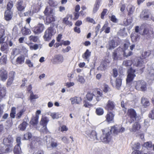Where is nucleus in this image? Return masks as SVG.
I'll list each match as a JSON object with an SVG mask.
<instances>
[{
    "label": "nucleus",
    "instance_id": "nucleus-1",
    "mask_svg": "<svg viewBox=\"0 0 154 154\" xmlns=\"http://www.w3.org/2000/svg\"><path fill=\"white\" fill-rule=\"evenodd\" d=\"M133 52L128 50V53L124 51L122 48L119 47L115 49L112 53V57L113 61L121 60L122 59V55L125 57H128L132 55Z\"/></svg>",
    "mask_w": 154,
    "mask_h": 154
},
{
    "label": "nucleus",
    "instance_id": "nucleus-2",
    "mask_svg": "<svg viewBox=\"0 0 154 154\" xmlns=\"http://www.w3.org/2000/svg\"><path fill=\"white\" fill-rule=\"evenodd\" d=\"M126 119L130 124L139 120V116L133 108L128 109L126 114Z\"/></svg>",
    "mask_w": 154,
    "mask_h": 154
},
{
    "label": "nucleus",
    "instance_id": "nucleus-3",
    "mask_svg": "<svg viewBox=\"0 0 154 154\" xmlns=\"http://www.w3.org/2000/svg\"><path fill=\"white\" fill-rule=\"evenodd\" d=\"M13 140V137L10 135L3 139V144L5 145V152L9 153L12 151Z\"/></svg>",
    "mask_w": 154,
    "mask_h": 154
},
{
    "label": "nucleus",
    "instance_id": "nucleus-4",
    "mask_svg": "<svg viewBox=\"0 0 154 154\" xmlns=\"http://www.w3.org/2000/svg\"><path fill=\"white\" fill-rule=\"evenodd\" d=\"M56 33V30L54 28V24L45 30L43 38L45 41L50 40L52 37Z\"/></svg>",
    "mask_w": 154,
    "mask_h": 154
},
{
    "label": "nucleus",
    "instance_id": "nucleus-5",
    "mask_svg": "<svg viewBox=\"0 0 154 154\" xmlns=\"http://www.w3.org/2000/svg\"><path fill=\"white\" fill-rule=\"evenodd\" d=\"M153 30V28L151 26H146L144 28L142 35L146 37L147 39L153 38L154 35Z\"/></svg>",
    "mask_w": 154,
    "mask_h": 154
},
{
    "label": "nucleus",
    "instance_id": "nucleus-6",
    "mask_svg": "<svg viewBox=\"0 0 154 154\" xmlns=\"http://www.w3.org/2000/svg\"><path fill=\"white\" fill-rule=\"evenodd\" d=\"M135 88L138 91H145L147 89L146 83L143 80H138L136 81Z\"/></svg>",
    "mask_w": 154,
    "mask_h": 154
},
{
    "label": "nucleus",
    "instance_id": "nucleus-7",
    "mask_svg": "<svg viewBox=\"0 0 154 154\" xmlns=\"http://www.w3.org/2000/svg\"><path fill=\"white\" fill-rule=\"evenodd\" d=\"M49 121V120L48 117H42L40 122V125L43 126L42 129V131L43 132L46 134L49 132L47 127Z\"/></svg>",
    "mask_w": 154,
    "mask_h": 154
},
{
    "label": "nucleus",
    "instance_id": "nucleus-8",
    "mask_svg": "<svg viewBox=\"0 0 154 154\" xmlns=\"http://www.w3.org/2000/svg\"><path fill=\"white\" fill-rule=\"evenodd\" d=\"M135 72V70L133 69L132 67L130 68L128 70V75L126 79L127 83H129L133 80L134 78L136 76L134 74Z\"/></svg>",
    "mask_w": 154,
    "mask_h": 154
},
{
    "label": "nucleus",
    "instance_id": "nucleus-9",
    "mask_svg": "<svg viewBox=\"0 0 154 154\" xmlns=\"http://www.w3.org/2000/svg\"><path fill=\"white\" fill-rule=\"evenodd\" d=\"M44 29L45 26L44 24L39 23L32 28V31L34 34H38L42 33Z\"/></svg>",
    "mask_w": 154,
    "mask_h": 154
},
{
    "label": "nucleus",
    "instance_id": "nucleus-10",
    "mask_svg": "<svg viewBox=\"0 0 154 154\" xmlns=\"http://www.w3.org/2000/svg\"><path fill=\"white\" fill-rule=\"evenodd\" d=\"M125 131V128L121 127L118 125H115L111 127L110 132L115 134H117L119 133Z\"/></svg>",
    "mask_w": 154,
    "mask_h": 154
},
{
    "label": "nucleus",
    "instance_id": "nucleus-11",
    "mask_svg": "<svg viewBox=\"0 0 154 154\" xmlns=\"http://www.w3.org/2000/svg\"><path fill=\"white\" fill-rule=\"evenodd\" d=\"M104 131V130H102L103 133L100 137V140L102 142H109L111 140V138L110 132L108 131L105 134Z\"/></svg>",
    "mask_w": 154,
    "mask_h": 154
},
{
    "label": "nucleus",
    "instance_id": "nucleus-12",
    "mask_svg": "<svg viewBox=\"0 0 154 154\" xmlns=\"http://www.w3.org/2000/svg\"><path fill=\"white\" fill-rule=\"evenodd\" d=\"M0 78L2 81H5L8 78V73L6 70L4 68L0 69Z\"/></svg>",
    "mask_w": 154,
    "mask_h": 154
},
{
    "label": "nucleus",
    "instance_id": "nucleus-13",
    "mask_svg": "<svg viewBox=\"0 0 154 154\" xmlns=\"http://www.w3.org/2000/svg\"><path fill=\"white\" fill-rule=\"evenodd\" d=\"M114 116L115 114L112 112L108 111L105 116L106 120L109 123L113 122Z\"/></svg>",
    "mask_w": 154,
    "mask_h": 154
},
{
    "label": "nucleus",
    "instance_id": "nucleus-14",
    "mask_svg": "<svg viewBox=\"0 0 154 154\" xmlns=\"http://www.w3.org/2000/svg\"><path fill=\"white\" fill-rule=\"evenodd\" d=\"M115 107L114 103L111 100H109L106 103L104 107L105 109L107 111H112Z\"/></svg>",
    "mask_w": 154,
    "mask_h": 154
},
{
    "label": "nucleus",
    "instance_id": "nucleus-15",
    "mask_svg": "<svg viewBox=\"0 0 154 154\" xmlns=\"http://www.w3.org/2000/svg\"><path fill=\"white\" fill-rule=\"evenodd\" d=\"M23 0H19L17 2L16 7L18 11H22L24 10L26 6L23 5Z\"/></svg>",
    "mask_w": 154,
    "mask_h": 154
},
{
    "label": "nucleus",
    "instance_id": "nucleus-16",
    "mask_svg": "<svg viewBox=\"0 0 154 154\" xmlns=\"http://www.w3.org/2000/svg\"><path fill=\"white\" fill-rule=\"evenodd\" d=\"M6 88L4 87H2L1 85H0V101L6 96Z\"/></svg>",
    "mask_w": 154,
    "mask_h": 154
},
{
    "label": "nucleus",
    "instance_id": "nucleus-17",
    "mask_svg": "<svg viewBox=\"0 0 154 154\" xmlns=\"http://www.w3.org/2000/svg\"><path fill=\"white\" fill-rule=\"evenodd\" d=\"M141 128V126L138 121L135 122L132 125L131 129L132 132H135L139 130Z\"/></svg>",
    "mask_w": 154,
    "mask_h": 154
},
{
    "label": "nucleus",
    "instance_id": "nucleus-18",
    "mask_svg": "<svg viewBox=\"0 0 154 154\" xmlns=\"http://www.w3.org/2000/svg\"><path fill=\"white\" fill-rule=\"evenodd\" d=\"M141 102L142 105L145 108L149 106L150 104L149 100L147 98L143 97L141 98Z\"/></svg>",
    "mask_w": 154,
    "mask_h": 154
},
{
    "label": "nucleus",
    "instance_id": "nucleus-19",
    "mask_svg": "<svg viewBox=\"0 0 154 154\" xmlns=\"http://www.w3.org/2000/svg\"><path fill=\"white\" fill-rule=\"evenodd\" d=\"M13 13L11 11L6 10L4 14V18L6 21H9L11 20L12 17Z\"/></svg>",
    "mask_w": 154,
    "mask_h": 154
},
{
    "label": "nucleus",
    "instance_id": "nucleus-20",
    "mask_svg": "<svg viewBox=\"0 0 154 154\" xmlns=\"http://www.w3.org/2000/svg\"><path fill=\"white\" fill-rule=\"evenodd\" d=\"M135 7L131 5H129L127 7V10L128 12V16L129 17L132 15L134 11Z\"/></svg>",
    "mask_w": 154,
    "mask_h": 154
},
{
    "label": "nucleus",
    "instance_id": "nucleus-21",
    "mask_svg": "<svg viewBox=\"0 0 154 154\" xmlns=\"http://www.w3.org/2000/svg\"><path fill=\"white\" fill-rule=\"evenodd\" d=\"M136 66L140 68L139 70H140L141 73L143 72V69H144L145 67L143 61L142 60H139L136 64Z\"/></svg>",
    "mask_w": 154,
    "mask_h": 154
},
{
    "label": "nucleus",
    "instance_id": "nucleus-22",
    "mask_svg": "<svg viewBox=\"0 0 154 154\" xmlns=\"http://www.w3.org/2000/svg\"><path fill=\"white\" fill-rule=\"evenodd\" d=\"M21 32L23 35H26L30 34L31 33L30 30L26 28L25 26L22 27L21 29Z\"/></svg>",
    "mask_w": 154,
    "mask_h": 154
},
{
    "label": "nucleus",
    "instance_id": "nucleus-23",
    "mask_svg": "<svg viewBox=\"0 0 154 154\" xmlns=\"http://www.w3.org/2000/svg\"><path fill=\"white\" fill-rule=\"evenodd\" d=\"M110 63L109 60L106 59H105L102 61L100 65L101 67L105 70L107 68Z\"/></svg>",
    "mask_w": 154,
    "mask_h": 154
},
{
    "label": "nucleus",
    "instance_id": "nucleus-24",
    "mask_svg": "<svg viewBox=\"0 0 154 154\" xmlns=\"http://www.w3.org/2000/svg\"><path fill=\"white\" fill-rule=\"evenodd\" d=\"M38 117L37 116L32 117L29 123L33 126H35L38 123Z\"/></svg>",
    "mask_w": 154,
    "mask_h": 154
},
{
    "label": "nucleus",
    "instance_id": "nucleus-25",
    "mask_svg": "<svg viewBox=\"0 0 154 154\" xmlns=\"http://www.w3.org/2000/svg\"><path fill=\"white\" fill-rule=\"evenodd\" d=\"M108 24L107 23H105L101 29V32L104 31V32L106 33H108L110 32V28L108 27Z\"/></svg>",
    "mask_w": 154,
    "mask_h": 154
},
{
    "label": "nucleus",
    "instance_id": "nucleus-26",
    "mask_svg": "<svg viewBox=\"0 0 154 154\" xmlns=\"http://www.w3.org/2000/svg\"><path fill=\"white\" fill-rule=\"evenodd\" d=\"M117 46V44L116 43L114 40L112 39L109 42L108 49L109 50L113 49Z\"/></svg>",
    "mask_w": 154,
    "mask_h": 154
},
{
    "label": "nucleus",
    "instance_id": "nucleus-27",
    "mask_svg": "<svg viewBox=\"0 0 154 154\" xmlns=\"http://www.w3.org/2000/svg\"><path fill=\"white\" fill-rule=\"evenodd\" d=\"M63 57L61 54H57L55 55L53 59V60L55 61L62 63L63 61Z\"/></svg>",
    "mask_w": 154,
    "mask_h": 154
},
{
    "label": "nucleus",
    "instance_id": "nucleus-28",
    "mask_svg": "<svg viewBox=\"0 0 154 154\" xmlns=\"http://www.w3.org/2000/svg\"><path fill=\"white\" fill-rule=\"evenodd\" d=\"M132 63L133 62L131 60H126L123 62L122 65L127 68H129L131 66Z\"/></svg>",
    "mask_w": 154,
    "mask_h": 154
},
{
    "label": "nucleus",
    "instance_id": "nucleus-29",
    "mask_svg": "<svg viewBox=\"0 0 154 154\" xmlns=\"http://www.w3.org/2000/svg\"><path fill=\"white\" fill-rule=\"evenodd\" d=\"M25 57L24 55H20L17 57L16 62L17 64H21L23 63L24 61Z\"/></svg>",
    "mask_w": 154,
    "mask_h": 154
},
{
    "label": "nucleus",
    "instance_id": "nucleus-30",
    "mask_svg": "<svg viewBox=\"0 0 154 154\" xmlns=\"http://www.w3.org/2000/svg\"><path fill=\"white\" fill-rule=\"evenodd\" d=\"M0 49L2 51L5 52V53H7L8 51V44L6 42H5L3 44H1Z\"/></svg>",
    "mask_w": 154,
    "mask_h": 154
},
{
    "label": "nucleus",
    "instance_id": "nucleus-31",
    "mask_svg": "<svg viewBox=\"0 0 154 154\" xmlns=\"http://www.w3.org/2000/svg\"><path fill=\"white\" fill-rule=\"evenodd\" d=\"M141 15L143 18L145 20H147L149 17V14L148 9H145L142 12Z\"/></svg>",
    "mask_w": 154,
    "mask_h": 154
},
{
    "label": "nucleus",
    "instance_id": "nucleus-32",
    "mask_svg": "<svg viewBox=\"0 0 154 154\" xmlns=\"http://www.w3.org/2000/svg\"><path fill=\"white\" fill-rule=\"evenodd\" d=\"M69 17V16L67 15L66 17L63 19V23L66 25H68L69 26H71L72 25V23L71 21L68 20Z\"/></svg>",
    "mask_w": 154,
    "mask_h": 154
},
{
    "label": "nucleus",
    "instance_id": "nucleus-33",
    "mask_svg": "<svg viewBox=\"0 0 154 154\" xmlns=\"http://www.w3.org/2000/svg\"><path fill=\"white\" fill-rule=\"evenodd\" d=\"M28 125L27 122L25 121H23L22 123L19 125L18 126L19 129L22 131H24Z\"/></svg>",
    "mask_w": 154,
    "mask_h": 154
},
{
    "label": "nucleus",
    "instance_id": "nucleus-34",
    "mask_svg": "<svg viewBox=\"0 0 154 154\" xmlns=\"http://www.w3.org/2000/svg\"><path fill=\"white\" fill-rule=\"evenodd\" d=\"M13 152L14 154H21L22 153L20 146L15 145L14 149Z\"/></svg>",
    "mask_w": 154,
    "mask_h": 154
},
{
    "label": "nucleus",
    "instance_id": "nucleus-35",
    "mask_svg": "<svg viewBox=\"0 0 154 154\" xmlns=\"http://www.w3.org/2000/svg\"><path fill=\"white\" fill-rule=\"evenodd\" d=\"M91 52L88 49H87L85 52L82 54V57L85 60H87L90 57Z\"/></svg>",
    "mask_w": 154,
    "mask_h": 154
},
{
    "label": "nucleus",
    "instance_id": "nucleus-36",
    "mask_svg": "<svg viewBox=\"0 0 154 154\" xmlns=\"http://www.w3.org/2000/svg\"><path fill=\"white\" fill-rule=\"evenodd\" d=\"M94 96V95L93 93L88 91L87 92L86 95V97L87 100L91 101L92 100Z\"/></svg>",
    "mask_w": 154,
    "mask_h": 154
},
{
    "label": "nucleus",
    "instance_id": "nucleus-37",
    "mask_svg": "<svg viewBox=\"0 0 154 154\" xmlns=\"http://www.w3.org/2000/svg\"><path fill=\"white\" fill-rule=\"evenodd\" d=\"M138 37L139 35L137 33L135 32H132L131 36V40L133 42H136L137 40Z\"/></svg>",
    "mask_w": 154,
    "mask_h": 154
},
{
    "label": "nucleus",
    "instance_id": "nucleus-38",
    "mask_svg": "<svg viewBox=\"0 0 154 154\" xmlns=\"http://www.w3.org/2000/svg\"><path fill=\"white\" fill-rule=\"evenodd\" d=\"M55 20V17L53 15L47 17L46 19V21L47 23L48 24L54 22Z\"/></svg>",
    "mask_w": 154,
    "mask_h": 154
},
{
    "label": "nucleus",
    "instance_id": "nucleus-39",
    "mask_svg": "<svg viewBox=\"0 0 154 154\" xmlns=\"http://www.w3.org/2000/svg\"><path fill=\"white\" fill-rule=\"evenodd\" d=\"M122 82V79L121 78L118 77L116 78V87L118 88L119 89L120 87L121 86Z\"/></svg>",
    "mask_w": 154,
    "mask_h": 154
},
{
    "label": "nucleus",
    "instance_id": "nucleus-40",
    "mask_svg": "<svg viewBox=\"0 0 154 154\" xmlns=\"http://www.w3.org/2000/svg\"><path fill=\"white\" fill-rule=\"evenodd\" d=\"M104 112L103 109L100 107L97 108L96 109L95 113L98 116H101L103 115Z\"/></svg>",
    "mask_w": 154,
    "mask_h": 154
},
{
    "label": "nucleus",
    "instance_id": "nucleus-41",
    "mask_svg": "<svg viewBox=\"0 0 154 154\" xmlns=\"http://www.w3.org/2000/svg\"><path fill=\"white\" fill-rule=\"evenodd\" d=\"M16 112V108L15 107H13L11 108V112L10 114V116L12 118H14L15 117Z\"/></svg>",
    "mask_w": 154,
    "mask_h": 154
},
{
    "label": "nucleus",
    "instance_id": "nucleus-42",
    "mask_svg": "<svg viewBox=\"0 0 154 154\" xmlns=\"http://www.w3.org/2000/svg\"><path fill=\"white\" fill-rule=\"evenodd\" d=\"M14 6L13 2L12 1H10L7 5V10L11 11V9Z\"/></svg>",
    "mask_w": 154,
    "mask_h": 154
},
{
    "label": "nucleus",
    "instance_id": "nucleus-43",
    "mask_svg": "<svg viewBox=\"0 0 154 154\" xmlns=\"http://www.w3.org/2000/svg\"><path fill=\"white\" fill-rule=\"evenodd\" d=\"M29 38L30 41L36 42L38 40L39 38L38 36L31 35L29 37Z\"/></svg>",
    "mask_w": 154,
    "mask_h": 154
},
{
    "label": "nucleus",
    "instance_id": "nucleus-44",
    "mask_svg": "<svg viewBox=\"0 0 154 154\" xmlns=\"http://www.w3.org/2000/svg\"><path fill=\"white\" fill-rule=\"evenodd\" d=\"M25 111L24 109H21L17 114L16 118L17 119H20Z\"/></svg>",
    "mask_w": 154,
    "mask_h": 154
},
{
    "label": "nucleus",
    "instance_id": "nucleus-45",
    "mask_svg": "<svg viewBox=\"0 0 154 154\" xmlns=\"http://www.w3.org/2000/svg\"><path fill=\"white\" fill-rule=\"evenodd\" d=\"M97 90H98V89L97 88ZM97 95L96 97V99L97 101H99L100 100L99 97H101L103 96V92L101 90H100V89H99V90H97Z\"/></svg>",
    "mask_w": 154,
    "mask_h": 154
},
{
    "label": "nucleus",
    "instance_id": "nucleus-46",
    "mask_svg": "<svg viewBox=\"0 0 154 154\" xmlns=\"http://www.w3.org/2000/svg\"><path fill=\"white\" fill-rule=\"evenodd\" d=\"M108 10L106 9H103L100 14V18L103 20L104 19V17L107 14Z\"/></svg>",
    "mask_w": 154,
    "mask_h": 154
},
{
    "label": "nucleus",
    "instance_id": "nucleus-47",
    "mask_svg": "<svg viewBox=\"0 0 154 154\" xmlns=\"http://www.w3.org/2000/svg\"><path fill=\"white\" fill-rule=\"evenodd\" d=\"M78 97H76L71 98L70 100L71 101V104H79V102L78 101Z\"/></svg>",
    "mask_w": 154,
    "mask_h": 154
},
{
    "label": "nucleus",
    "instance_id": "nucleus-48",
    "mask_svg": "<svg viewBox=\"0 0 154 154\" xmlns=\"http://www.w3.org/2000/svg\"><path fill=\"white\" fill-rule=\"evenodd\" d=\"M151 54V51H145L142 54L141 57L143 59H145L148 57Z\"/></svg>",
    "mask_w": 154,
    "mask_h": 154
},
{
    "label": "nucleus",
    "instance_id": "nucleus-49",
    "mask_svg": "<svg viewBox=\"0 0 154 154\" xmlns=\"http://www.w3.org/2000/svg\"><path fill=\"white\" fill-rule=\"evenodd\" d=\"M32 134L29 132H27L24 135L23 139L25 140H29L32 137Z\"/></svg>",
    "mask_w": 154,
    "mask_h": 154
},
{
    "label": "nucleus",
    "instance_id": "nucleus-50",
    "mask_svg": "<svg viewBox=\"0 0 154 154\" xmlns=\"http://www.w3.org/2000/svg\"><path fill=\"white\" fill-rule=\"evenodd\" d=\"M15 75V72L14 71H10L9 73L8 79L14 80Z\"/></svg>",
    "mask_w": 154,
    "mask_h": 154
},
{
    "label": "nucleus",
    "instance_id": "nucleus-51",
    "mask_svg": "<svg viewBox=\"0 0 154 154\" xmlns=\"http://www.w3.org/2000/svg\"><path fill=\"white\" fill-rule=\"evenodd\" d=\"M130 18L128 19H126L125 20H124L123 23L125 26H128L131 23L132 20V18L131 17H130Z\"/></svg>",
    "mask_w": 154,
    "mask_h": 154
},
{
    "label": "nucleus",
    "instance_id": "nucleus-52",
    "mask_svg": "<svg viewBox=\"0 0 154 154\" xmlns=\"http://www.w3.org/2000/svg\"><path fill=\"white\" fill-rule=\"evenodd\" d=\"M130 44L129 41H127L125 42L124 44L123 48H122L124 50V51L126 52V51L128 49Z\"/></svg>",
    "mask_w": 154,
    "mask_h": 154
},
{
    "label": "nucleus",
    "instance_id": "nucleus-53",
    "mask_svg": "<svg viewBox=\"0 0 154 154\" xmlns=\"http://www.w3.org/2000/svg\"><path fill=\"white\" fill-rule=\"evenodd\" d=\"M0 61L2 64H6L7 61L6 56L4 55L2 56L1 58Z\"/></svg>",
    "mask_w": 154,
    "mask_h": 154
},
{
    "label": "nucleus",
    "instance_id": "nucleus-54",
    "mask_svg": "<svg viewBox=\"0 0 154 154\" xmlns=\"http://www.w3.org/2000/svg\"><path fill=\"white\" fill-rule=\"evenodd\" d=\"M109 18L110 20L114 23H117L118 22V20L114 15H112L111 17H109Z\"/></svg>",
    "mask_w": 154,
    "mask_h": 154
},
{
    "label": "nucleus",
    "instance_id": "nucleus-55",
    "mask_svg": "<svg viewBox=\"0 0 154 154\" xmlns=\"http://www.w3.org/2000/svg\"><path fill=\"white\" fill-rule=\"evenodd\" d=\"M18 28L17 26H15L12 30V34L14 35H17L18 34Z\"/></svg>",
    "mask_w": 154,
    "mask_h": 154
},
{
    "label": "nucleus",
    "instance_id": "nucleus-56",
    "mask_svg": "<svg viewBox=\"0 0 154 154\" xmlns=\"http://www.w3.org/2000/svg\"><path fill=\"white\" fill-rule=\"evenodd\" d=\"M144 145L145 147L147 148H150L152 146V143L151 141L147 142L145 143Z\"/></svg>",
    "mask_w": 154,
    "mask_h": 154
},
{
    "label": "nucleus",
    "instance_id": "nucleus-57",
    "mask_svg": "<svg viewBox=\"0 0 154 154\" xmlns=\"http://www.w3.org/2000/svg\"><path fill=\"white\" fill-rule=\"evenodd\" d=\"M140 148V144L139 143H135L134 145H133V149H134V150H137L139 149Z\"/></svg>",
    "mask_w": 154,
    "mask_h": 154
},
{
    "label": "nucleus",
    "instance_id": "nucleus-58",
    "mask_svg": "<svg viewBox=\"0 0 154 154\" xmlns=\"http://www.w3.org/2000/svg\"><path fill=\"white\" fill-rule=\"evenodd\" d=\"M48 4L50 6L52 7H54L57 5V3L54 2L53 0H49Z\"/></svg>",
    "mask_w": 154,
    "mask_h": 154
},
{
    "label": "nucleus",
    "instance_id": "nucleus-59",
    "mask_svg": "<svg viewBox=\"0 0 154 154\" xmlns=\"http://www.w3.org/2000/svg\"><path fill=\"white\" fill-rule=\"evenodd\" d=\"M38 97V95L37 94L34 95L32 91L31 92V94L30 95V99L32 100L34 99H36Z\"/></svg>",
    "mask_w": 154,
    "mask_h": 154
},
{
    "label": "nucleus",
    "instance_id": "nucleus-60",
    "mask_svg": "<svg viewBox=\"0 0 154 154\" xmlns=\"http://www.w3.org/2000/svg\"><path fill=\"white\" fill-rule=\"evenodd\" d=\"M149 118L152 119H154V108L151 110L148 115Z\"/></svg>",
    "mask_w": 154,
    "mask_h": 154
},
{
    "label": "nucleus",
    "instance_id": "nucleus-61",
    "mask_svg": "<svg viewBox=\"0 0 154 154\" xmlns=\"http://www.w3.org/2000/svg\"><path fill=\"white\" fill-rule=\"evenodd\" d=\"M86 21L89 23H92L94 24H96V22L94 19L90 17H88L86 18Z\"/></svg>",
    "mask_w": 154,
    "mask_h": 154
},
{
    "label": "nucleus",
    "instance_id": "nucleus-62",
    "mask_svg": "<svg viewBox=\"0 0 154 154\" xmlns=\"http://www.w3.org/2000/svg\"><path fill=\"white\" fill-rule=\"evenodd\" d=\"M90 137L91 138H93L94 140H98L97 137V134L96 132L92 133L90 135Z\"/></svg>",
    "mask_w": 154,
    "mask_h": 154
},
{
    "label": "nucleus",
    "instance_id": "nucleus-63",
    "mask_svg": "<svg viewBox=\"0 0 154 154\" xmlns=\"http://www.w3.org/2000/svg\"><path fill=\"white\" fill-rule=\"evenodd\" d=\"M109 89L110 88L108 85L106 84L104 85V88L103 89V91L105 93H107Z\"/></svg>",
    "mask_w": 154,
    "mask_h": 154
},
{
    "label": "nucleus",
    "instance_id": "nucleus-64",
    "mask_svg": "<svg viewBox=\"0 0 154 154\" xmlns=\"http://www.w3.org/2000/svg\"><path fill=\"white\" fill-rule=\"evenodd\" d=\"M26 63L27 64L29 67L33 66V64L31 62V60L29 59H27L26 61Z\"/></svg>",
    "mask_w": 154,
    "mask_h": 154
}]
</instances>
